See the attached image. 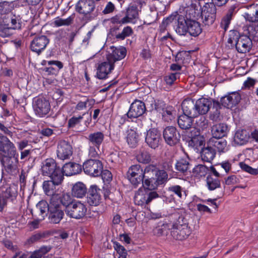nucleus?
<instances>
[{
	"mask_svg": "<svg viewBox=\"0 0 258 258\" xmlns=\"http://www.w3.org/2000/svg\"><path fill=\"white\" fill-rule=\"evenodd\" d=\"M75 10L83 15V20L86 22L96 18L101 11L99 7H96L94 0H79L75 6Z\"/></svg>",
	"mask_w": 258,
	"mask_h": 258,
	"instance_id": "nucleus-1",
	"label": "nucleus"
},
{
	"mask_svg": "<svg viewBox=\"0 0 258 258\" xmlns=\"http://www.w3.org/2000/svg\"><path fill=\"white\" fill-rule=\"evenodd\" d=\"M228 43L233 44L239 53L248 52L252 46V41L247 35H240L237 31H232L230 34Z\"/></svg>",
	"mask_w": 258,
	"mask_h": 258,
	"instance_id": "nucleus-2",
	"label": "nucleus"
},
{
	"mask_svg": "<svg viewBox=\"0 0 258 258\" xmlns=\"http://www.w3.org/2000/svg\"><path fill=\"white\" fill-rule=\"evenodd\" d=\"M41 170L43 175L54 178L55 180H58V178H63L61 168L52 158H47L43 161Z\"/></svg>",
	"mask_w": 258,
	"mask_h": 258,
	"instance_id": "nucleus-3",
	"label": "nucleus"
},
{
	"mask_svg": "<svg viewBox=\"0 0 258 258\" xmlns=\"http://www.w3.org/2000/svg\"><path fill=\"white\" fill-rule=\"evenodd\" d=\"M32 106L35 114L40 117L45 116L50 110L49 100L42 96H38L33 98Z\"/></svg>",
	"mask_w": 258,
	"mask_h": 258,
	"instance_id": "nucleus-4",
	"label": "nucleus"
},
{
	"mask_svg": "<svg viewBox=\"0 0 258 258\" xmlns=\"http://www.w3.org/2000/svg\"><path fill=\"white\" fill-rule=\"evenodd\" d=\"M127 175L130 182L135 187L142 184L145 178L143 169L139 164L131 166L128 170Z\"/></svg>",
	"mask_w": 258,
	"mask_h": 258,
	"instance_id": "nucleus-5",
	"label": "nucleus"
},
{
	"mask_svg": "<svg viewBox=\"0 0 258 258\" xmlns=\"http://www.w3.org/2000/svg\"><path fill=\"white\" fill-rule=\"evenodd\" d=\"M87 210L86 206L84 203L79 201H75L66 209V213L71 218L80 219L86 215Z\"/></svg>",
	"mask_w": 258,
	"mask_h": 258,
	"instance_id": "nucleus-6",
	"label": "nucleus"
},
{
	"mask_svg": "<svg viewBox=\"0 0 258 258\" xmlns=\"http://www.w3.org/2000/svg\"><path fill=\"white\" fill-rule=\"evenodd\" d=\"M84 172L91 176L97 177L101 175L103 164L101 161L97 159H89L83 165Z\"/></svg>",
	"mask_w": 258,
	"mask_h": 258,
	"instance_id": "nucleus-7",
	"label": "nucleus"
},
{
	"mask_svg": "<svg viewBox=\"0 0 258 258\" xmlns=\"http://www.w3.org/2000/svg\"><path fill=\"white\" fill-rule=\"evenodd\" d=\"M216 7L214 3H206L202 8L201 16L205 25H212L216 17Z\"/></svg>",
	"mask_w": 258,
	"mask_h": 258,
	"instance_id": "nucleus-8",
	"label": "nucleus"
},
{
	"mask_svg": "<svg viewBox=\"0 0 258 258\" xmlns=\"http://www.w3.org/2000/svg\"><path fill=\"white\" fill-rule=\"evenodd\" d=\"M159 197L158 194L155 191H147L145 189L141 188L136 193L134 200L136 204L143 205L148 204L152 200Z\"/></svg>",
	"mask_w": 258,
	"mask_h": 258,
	"instance_id": "nucleus-9",
	"label": "nucleus"
},
{
	"mask_svg": "<svg viewBox=\"0 0 258 258\" xmlns=\"http://www.w3.org/2000/svg\"><path fill=\"white\" fill-rule=\"evenodd\" d=\"M163 136L165 142L170 146L177 144L180 141V135L176 128L173 126L165 127L163 132Z\"/></svg>",
	"mask_w": 258,
	"mask_h": 258,
	"instance_id": "nucleus-10",
	"label": "nucleus"
},
{
	"mask_svg": "<svg viewBox=\"0 0 258 258\" xmlns=\"http://www.w3.org/2000/svg\"><path fill=\"white\" fill-rule=\"evenodd\" d=\"M1 161L5 170L8 173L13 174L17 171L18 163V154L17 153L10 156L1 157Z\"/></svg>",
	"mask_w": 258,
	"mask_h": 258,
	"instance_id": "nucleus-11",
	"label": "nucleus"
},
{
	"mask_svg": "<svg viewBox=\"0 0 258 258\" xmlns=\"http://www.w3.org/2000/svg\"><path fill=\"white\" fill-rule=\"evenodd\" d=\"M73 147L70 142L61 140L57 144V156L61 160L69 159L73 155Z\"/></svg>",
	"mask_w": 258,
	"mask_h": 258,
	"instance_id": "nucleus-12",
	"label": "nucleus"
},
{
	"mask_svg": "<svg viewBox=\"0 0 258 258\" xmlns=\"http://www.w3.org/2000/svg\"><path fill=\"white\" fill-rule=\"evenodd\" d=\"M101 190L96 185H92L87 193V203L91 206H97L101 201Z\"/></svg>",
	"mask_w": 258,
	"mask_h": 258,
	"instance_id": "nucleus-13",
	"label": "nucleus"
},
{
	"mask_svg": "<svg viewBox=\"0 0 258 258\" xmlns=\"http://www.w3.org/2000/svg\"><path fill=\"white\" fill-rule=\"evenodd\" d=\"M17 153L14 144L5 136H0V155L1 157L10 156Z\"/></svg>",
	"mask_w": 258,
	"mask_h": 258,
	"instance_id": "nucleus-14",
	"label": "nucleus"
},
{
	"mask_svg": "<svg viewBox=\"0 0 258 258\" xmlns=\"http://www.w3.org/2000/svg\"><path fill=\"white\" fill-rule=\"evenodd\" d=\"M146 111L145 103L140 100L133 102L127 113V116L130 118H136L142 116Z\"/></svg>",
	"mask_w": 258,
	"mask_h": 258,
	"instance_id": "nucleus-15",
	"label": "nucleus"
},
{
	"mask_svg": "<svg viewBox=\"0 0 258 258\" xmlns=\"http://www.w3.org/2000/svg\"><path fill=\"white\" fill-rule=\"evenodd\" d=\"M161 141V135L156 129L152 128L147 132L145 141L150 148L156 149L159 146Z\"/></svg>",
	"mask_w": 258,
	"mask_h": 258,
	"instance_id": "nucleus-16",
	"label": "nucleus"
},
{
	"mask_svg": "<svg viewBox=\"0 0 258 258\" xmlns=\"http://www.w3.org/2000/svg\"><path fill=\"white\" fill-rule=\"evenodd\" d=\"M176 226V228H171V235L174 239L178 240H183L186 239L190 234L191 230L188 226V224Z\"/></svg>",
	"mask_w": 258,
	"mask_h": 258,
	"instance_id": "nucleus-17",
	"label": "nucleus"
},
{
	"mask_svg": "<svg viewBox=\"0 0 258 258\" xmlns=\"http://www.w3.org/2000/svg\"><path fill=\"white\" fill-rule=\"evenodd\" d=\"M241 100V96L237 92H233L222 97L220 99L221 104L224 107L232 108L235 106Z\"/></svg>",
	"mask_w": 258,
	"mask_h": 258,
	"instance_id": "nucleus-18",
	"label": "nucleus"
},
{
	"mask_svg": "<svg viewBox=\"0 0 258 258\" xmlns=\"http://www.w3.org/2000/svg\"><path fill=\"white\" fill-rule=\"evenodd\" d=\"M49 40L46 36L41 35L35 38L31 42V50L40 54L49 43Z\"/></svg>",
	"mask_w": 258,
	"mask_h": 258,
	"instance_id": "nucleus-19",
	"label": "nucleus"
},
{
	"mask_svg": "<svg viewBox=\"0 0 258 258\" xmlns=\"http://www.w3.org/2000/svg\"><path fill=\"white\" fill-rule=\"evenodd\" d=\"M64 216V213L61 207L50 206L48 215L49 222L52 224H58Z\"/></svg>",
	"mask_w": 258,
	"mask_h": 258,
	"instance_id": "nucleus-20",
	"label": "nucleus"
},
{
	"mask_svg": "<svg viewBox=\"0 0 258 258\" xmlns=\"http://www.w3.org/2000/svg\"><path fill=\"white\" fill-rule=\"evenodd\" d=\"M214 99L206 98H201L196 101V107L197 112V115H205L210 110V106L212 104Z\"/></svg>",
	"mask_w": 258,
	"mask_h": 258,
	"instance_id": "nucleus-21",
	"label": "nucleus"
},
{
	"mask_svg": "<svg viewBox=\"0 0 258 258\" xmlns=\"http://www.w3.org/2000/svg\"><path fill=\"white\" fill-rule=\"evenodd\" d=\"M110 49L112 52L107 55V59L113 64L117 60L123 58L126 55V50L124 47L117 48L111 46Z\"/></svg>",
	"mask_w": 258,
	"mask_h": 258,
	"instance_id": "nucleus-22",
	"label": "nucleus"
},
{
	"mask_svg": "<svg viewBox=\"0 0 258 258\" xmlns=\"http://www.w3.org/2000/svg\"><path fill=\"white\" fill-rule=\"evenodd\" d=\"M181 108L183 114L196 117L198 116L196 107V103L191 99H184L182 104Z\"/></svg>",
	"mask_w": 258,
	"mask_h": 258,
	"instance_id": "nucleus-23",
	"label": "nucleus"
},
{
	"mask_svg": "<svg viewBox=\"0 0 258 258\" xmlns=\"http://www.w3.org/2000/svg\"><path fill=\"white\" fill-rule=\"evenodd\" d=\"M188 20L189 19L178 14L175 23L176 24L175 31L178 34L185 36L187 33Z\"/></svg>",
	"mask_w": 258,
	"mask_h": 258,
	"instance_id": "nucleus-24",
	"label": "nucleus"
},
{
	"mask_svg": "<svg viewBox=\"0 0 258 258\" xmlns=\"http://www.w3.org/2000/svg\"><path fill=\"white\" fill-rule=\"evenodd\" d=\"M114 65L110 61H105L100 64L97 68L96 76L99 79H105L107 75L114 69Z\"/></svg>",
	"mask_w": 258,
	"mask_h": 258,
	"instance_id": "nucleus-25",
	"label": "nucleus"
},
{
	"mask_svg": "<svg viewBox=\"0 0 258 258\" xmlns=\"http://www.w3.org/2000/svg\"><path fill=\"white\" fill-rule=\"evenodd\" d=\"M141 2H138L135 3H131L126 8L125 17L128 23L133 22L134 20L137 19L139 18V12L140 11L138 7H140L141 8Z\"/></svg>",
	"mask_w": 258,
	"mask_h": 258,
	"instance_id": "nucleus-26",
	"label": "nucleus"
},
{
	"mask_svg": "<svg viewBox=\"0 0 258 258\" xmlns=\"http://www.w3.org/2000/svg\"><path fill=\"white\" fill-rule=\"evenodd\" d=\"M228 131V126L226 123H219L213 125L211 130L212 139H222L227 135Z\"/></svg>",
	"mask_w": 258,
	"mask_h": 258,
	"instance_id": "nucleus-27",
	"label": "nucleus"
},
{
	"mask_svg": "<svg viewBox=\"0 0 258 258\" xmlns=\"http://www.w3.org/2000/svg\"><path fill=\"white\" fill-rule=\"evenodd\" d=\"M50 179V180L44 181L43 183V189L47 196L53 195L55 192V186L61 184L63 178H58V180H55L54 178Z\"/></svg>",
	"mask_w": 258,
	"mask_h": 258,
	"instance_id": "nucleus-28",
	"label": "nucleus"
},
{
	"mask_svg": "<svg viewBox=\"0 0 258 258\" xmlns=\"http://www.w3.org/2000/svg\"><path fill=\"white\" fill-rule=\"evenodd\" d=\"M61 170L63 175L72 176L80 173L82 171V167L79 164L70 162L66 163Z\"/></svg>",
	"mask_w": 258,
	"mask_h": 258,
	"instance_id": "nucleus-29",
	"label": "nucleus"
},
{
	"mask_svg": "<svg viewBox=\"0 0 258 258\" xmlns=\"http://www.w3.org/2000/svg\"><path fill=\"white\" fill-rule=\"evenodd\" d=\"M243 17L249 22H258V4H253L247 6Z\"/></svg>",
	"mask_w": 258,
	"mask_h": 258,
	"instance_id": "nucleus-30",
	"label": "nucleus"
},
{
	"mask_svg": "<svg viewBox=\"0 0 258 258\" xmlns=\"http://www.w3.org/2000/svg\"><path fill=\"white\" fill-rule=\"evenodd\" d=\"M86 139L89 145L101 146L105 139V135L102 132L97 131L90 133Z\"/></svg>",
	"mask_w": 258,
	"mask_h": 258,
	"instance_id": "nucleus-31",
	"label": "nucleus"
},
{
	"mask_svg": "<svg viewBox=\"0 0 258 258\" xmlns=\"http://www.w3.org/2000/svg\"><path fill=\"white\" fill-rule=\"evenodd\" d=\"M86 185L82 182H77L72 187V194L74 197L82 198L88 192Z\"/></svg>",
	"mask_w": 258,
	"mask_h": 258,
	"instance_id": "nucleus-32",
	"label": "nucleus"
},
{
	"mask_svg": "<svg viewBox=\"0 0 258 258\" xmlns=\"http://www.w3.org/2000/svg\"><path fill=\"white\" fill-rule=\"evenodd\" d=\"M222 105L218 101L214 100L212 102L211 110L210 111V119L214 121H217L221 120L222 116L221 115V109Z\"/></svg>",
	"mask_w": 258,
	"mask_h": 258,
	"instance_id": "nucleus-33",
	"label": "nucleus"
},
{
	"mask_svg": "<svg viewBox=\"0 0 258 258\" xmlns=\"http://www.w3.org/2000/svg\"><path fill=\"white\" fill-rule=\"evenodd\" d=\"M194 118L183 114L179 115L177 119L179 127L183 130L187 131L193 125Z\"/></svg>",
	"mask_w": 258,
	"mask_h": 258,
	"instance_id": "nucleus-34",
	"label": "nucleus"
},
{
	"mask_svg": "<svg viewBox=\"0 0 258 258\" xmlns=\"http://www.w3.org/2000/svg\"><path fill=\"white\" fill-rule=\"evenodd\" d=\"M250 139L249 133L245 130L237 131L234 137V142L239 145H244Z\"/></svg>",
	"mask_w": 258,
	"mask_h": 258,
	"instance_id": "nucleus-35",
	"label": "nucleus"
},
{
	"mask_svg": "<svg viewBox=\"0 0 258 258\" xmlns=\"http://www.w3.org/2000/svg\"><path fill=\"white\" fill-rule=\"evenodd\" d=\"M209 145L213 146L219 153H224L227 151V142L221 139H211L209 142Z\"/></svg>",
	"mask_w": 258,
	"mask_h": 258,
	"instance_id": "nucleus-36",
	"label": "nucleus"
},
{
	"mask_svg": "<svg viewBox=\"0 0 258 258\" xmlns=\"http://www.w3.org/2000/svg\"><path fill=\"white\" fill-rule=\"evenodd\" d=\"M235 9L234 6H231L221 20L220 26L225 31L227 30L232 17L236 14Z\"/></svg>",
	"mask_w": 258,
	"mask_h": 258,
	"instance_id": "nucleus-37",
	"label": "nucleus"
},
{
	"mask_svg": "<svg viewBox=\"0 0 258 258\" xmlns=\"http://www.w3.org/2000/svg\"><path fill=\"white\" fill-rule=\"evenodd\" d=\"M215 149L210 145L203 148L201 152V158L205 162H211L215 158Z\"/></svg>",
	"mask_w": 258,
	"mask_h": 258,
	"instance_id": "nucleus-38",
	"label": "nucleus"
},
{
	"mask_svg": "<svg viewBox=\"0 0 258 258\" xmlns=\"http://www.w3.org/2000/svg\"><path fill=\"white\" fill-rule=\"evenodd\" d=\"M188 24V27L187 33H188L190 36L197 37L201 33L202 29L199 22L189 19Z\"/></svg>",
	"mask_w": 258,
	"mask_h": 258,
	"instance_id": "nucleus-39",
	"label": "nucleus"
},
{
	"mask_svg": "<svg viewBox=\"0 0 258 258\" xmlns=\"http://www.w3.org/2000/svg\"><path fill=\"white\" fill-rule=\"evenodd\" d=\"M126 141L131 148H135L138 143L139 136L133 130H129L127 132Z\"/></svg>",
	"mask_w": 258,
	"mask_h": 258,
	"instance_id": "nucleus-40",
	"label": "nucleus"
},
{
	"mask_svg": "<svg viewBox=\"0 0 258 258\" xmlns=\"http://www.w3.org/2000/svg\"><path fill=\"white\" fill-rule=\"evenodd\" d=\"M177 15L178 13L176 12L164 18L159 27L160 32L162 33L164 32L170 24L174 21L176 23Z\"/></svg>",
	"mask_w": 258,
	"mask_h": 258,
	"instance_id": "nucleus-41",
	"label": "nucleus"
},
{
	"mask_svg": "<svg viewBox=\"0 0 258 258\" xmlns=\"http://www.w3.org/2000/svg\"><path fill=\"white\" fill-rule=\"evenodd\" d=\"M207 186L210 190H213L221 186L220 180L217 177L208 175L206 179Z\"/></svg>",
	"mask_w": 258,
	"mask_h": 258,
	"instance_id": "nucleus-42",
	"label": "nucleus"
},
{
	"mask_svg": "<svg viewBox=\"0 0 258 258\" xmlns=\"http://www.w3.org/2000/svg\"><path fill=\"white\" fill-rule=\"evenodd\" d=\"M137 161L141 163L148 164L151 161V154L146 150H140L136 155Z\"/></svg>",
	"mask_w": 258,
	"mask_h": 258,
	"instance_id": "nucleus-43",
	"label": "nucleus"
},
{
	"mask_svg": "<svg viewBox=\"0 0 258 258\" xmlns=\"http://www.w3.org/2000/svg\"><path fill=\"white\" fill-rule=\"evenodd\" d=\"M175 166L177 171L182 173H185L189 169V163L188 159H180L177 161Z\"/></svg>",
	"mask_w": 258,
	"mask_h": 258,
	"instance_id": "nucleus-44",
	"label": "nucleus"
},
{
	"mask_svg": "<svg viewBox=\"0 0 258 258\" xmlns=\"http://www.w3.org/2000/svg\"><path fill=\"white\" fill-rule=\"evenodd\" d=\"M94 103L95 100L94 99L85 98L78 103L75 109L77 110H82L86 109L87 107L91 108L94 104Z\"/></svg>",
	"mask_w": 258,
	"mask_h": 258,
	"instance_id": "nucleus-45",
	"label": "nucleus"
},
{
	"mask_svg": "<svg viewBox=\"0 0 258 258\" xmlns=\"http://www.w3.org/2000/svg\"><path fill=\"white\" fill-rule=\"evenodd\" d=\"M142 185L144 189L146 188L150 190H154L160 185L156 178L152 177L145 178Z\"/></svg>",
	"mask_w": 258,
	"mask_h": 258,
	"instance_id": "nucleus-46",
	"label": "nucleus"
},
{
	"mask_svg": "<svg viewBox=\"0 0 258 258\" xmlns=\"http://www.w3.org/2000/svg\"><path fill=\"white\" fill-rule=\"evenodd\" d=\"M188 2L190 3L189 9L191 11H194L191 14L193 18H197L199 16H201L202 7L201 5V3L199 1H195L192 2L191 0H188Z\"/></svg>",
	"mask_w": 258,
	"mask_h": 258,
	"instance_id": "nucleus-47",
	"label": "nucleus"
},
{
	"mask_svg": "<svg viewBox=\"0 0 258 258\" xmlns=\"http://www.w3.org/2000/svg\"><path fill=\"white\" fill-rule=\"evenodd\" d=\"M75 18L74 15H72L66 19L57 17L53 22V24L55 27H60L62 26H69L71 25Z\"/></svg>",
	"mask_w": 258,
	"mask_h": 258,
	"instance_id": "nucleus-48",
	"label": "nucleus"
},
{
	"mask_svg": "<svg viewBox=\"0 0 258 258\" xmlns=\"http://www.w3.org/2000/svg\"><path fill=\"white\" fill-rule=\"evenodd\" d=\"M49 207L50 205L45 201H41L37 204L36 210L39 212L42 219H43L45 215H46V212H49Z\"/></svg>",
	"mask_w": 258,
	"mask_h": 258,
	"instance_id": "nucleus-49",
	"label": "nucleus"
},
{
	"mask_svg": "<svg viewBox=\"0 0 258 258\" xmlns=\"http://www.w3.org/2000/svg\"><path fill=\"white\" fill-rule=\"evenodd\" d=\"M156 179L159 185L165 184L168 180V175L166 171L164 170H160L156 171L155 174Z\"/></svg>",
	"mask_w": 258,
	"mask_h": 258,
	"instance_id": "nucleus-50",
	"label": "nucleus"
},
{
	"mask_svg": "<svg viewBox=\"0 0 258 258\" xmlns=\"http://www.w3.org/2000/svg\"><path fill=\"white\" fill-rule=\"evenodd\" d=\"M171 227H172V224L168 223H164L158 225L155 229L156 235L158 236L167 235L169 230H171Z\"/></svg>",
	"mask_w": 258,
	"mask_h": 258,
	"instance_id": "nucleus-51",
	"label": "nucleus"
},
{
	"mask_svg": "<svg viewBox=\"0 0 258 258\" xmlns=\"http://www.w3.org/2000/svg\"><path fill=\"white\" fill-rule=\"evenodd\" d=\"M186 132V136L190 139L189 143L195 142L197 141V138L200 136V129L194 127L192 125L191 128L185 131Z\"/></svg>",
	"mask_w": 258,
	"mask_h": 258,
	"instance_id": "nucleus-52",
	"label": "nucleus"
},
{
	"mask_svg": "<svg viewBox=\"0 0 258 258\" xmlns=\"http://www.w3.org/2000/svg\"><path fill=\"white\" fill-rule=\"evenodd\" d=\"M209 170L205 165L199 164L192 169V172L196 176L202 177L205 176Z\"/></svg>",
	"mask_w": 258,
	"mask_h": 258,
	"instance_id": "nucleus-53",
	"label": "nucleus"
},
{
	"mask_svg": "<svg viewBox=\"0 0 258 258\" xmlns=\"http://www.w3.org/2000/svg\"><path fill=\"white\" fill-rule=\"evenodd\" d=\"M175 112V110L173 107L167 105L161 113L164 119L168 121L173 118Z\"/></svg>",
	"mask_w": 258,
	"mask_h": 258,
	"instance_id": "nucleus-54",
	"label": "nucleus"
},
{
	"mask_svg": "<svg viewBox=\"0 0 258 258\" xmlns=\"http://www.w3.org/2000/svg\"><path fill=\"white\" fill-rule=\"evenodd\" d=\"M168 191L171 194V196H175L177 198L181 199L183 197L184 192L183 188L178 185H172L168 187Z\"/></svg>",
	"mask_w": 258,
	"mask_h": 258,
	"instance_id": "nucleus-55",
	"label": "nucleus"
},
{
	"mask_svg": "<svg viewBox=\"0 0 258 258\" xmlns=\"http://www.w3.org/2000/svg\"><path fill=\"white\" fill-rule=\"evenodd\" d=\"M133 30L130 26L125 27L121 33L115 34V38L117 40H124L126 37L132 35Z\"/></svg>",
	"mask_w": 258,
	"mask_h": 258,
	"instance_id": "nucleus-56",
	"label": "nucleus"
},
{
	"mask_svg": "<svg viewBox=\"0 0 258 258\" xmlns=\"http://www.w3.org/2000/svg\"><path fill=\"white\" fill-rule=\"evenodd\" d=\"M113 247L119 254L118 258H126L127 251L125 248L117 241L113 242Z\"/></svg>",
	"mask_w": 258,
	"mask_h": 258,
	"instance_id": "nucleus-57",
	"label": "nucleus"
},
{
	"mask_svg": "<svg viewBox=\"0 0 258 258\" xmlns=\"http://www.w3.org/2000/svg\"><path fill=\"white\" fill-rule=\"evenodd\" d=\"M12 29H19L21 27V21L19 17L13 16L10 19V22L7 24Z\"/></svg>",
	"mask_w": 258,
	"mask_h": 258,
	"instance_id": "nucleus-58",
	"label": "nucleus"
},
{
	"mask_svg": "<svg viewBox=\"0 0 258 258\" xmlns=\"http://www.w3.org/2000/svg\"><path fill=\"white\" fill-rule=\"evenodd\" d=\"M75 201V200L73 199L70 195L68 193H66L61 196L60 203L65 207L66 209H67Z\"/></svg>",
	"mask_w": 258,
	"mask_h": 258,
	"instance_id": "nucleus-59",
	"label": "nucleus"
},
{
	"mask_svg": "<svg viewBox=\"0 0 258 258\" xmlns=\"http://www.w3.org/2000/svg\"><path fill=\"white\" fill-rule=\"evenodd\" d=\"M110 21L114 24H118L122 25L128 23V21L127 20L125 16H123L121 14H118L113 16L111 18Z\"/></svg>",
	"mask_w": 258,
	"mask_h": 258,
	"instance_id": "nucleus-60",
	"label": "nucleus"
},
{
	"mask_svg": "<svg viewBox=\"0 0 258 258\" xmlns=\"http://www.w3.org/2000/svg\"><path fill=\"white\" fill-rule=\"evenodd\" d=\"M173 161L171 159H167L163 160L160 164V170H164L167 173L168 171H172Z\"/></svg>",
	"mask_w": 258,
	"mask_h": 258,
	"instance_id": "nucleus-61",
	"label": "nucleus"
},
{
	"mask_svg": "<svg viewBox=\"0 0 258 258\" xmlns=\"http://www.w3.org/2000/svg\"><path fill=\"white\" fill-rule=\"evenodd\" d=\"M158 169H158L154 165H148L146 167L145 169L143 170L145 178H149L151 175H155L156 171H157Z\"/></svg>",
	"mask_w": 258,
	"mask_h": 258,
	"instance_id": "nucleus-62",
	"label": "nucleus"
},
{
	"mask_svg": "<svg viewBox=\"0 0 258 258\" xmlns=\"http://www.w3.org/2000/svg\"><path fill=\"white\" fill-rule=\"evenodd\" d=\"M196 124L198 127L204 130L207 128L208 126V120L206 116L202 115L197 118Z\"/></svg>",
	"mask_w": 258,
	"mask_h": 258,
	"instance_id": "nucleus-63",
	"label": "nucleus"
},
{
	"mask_svg": "<svg viewBox=\"0 0 258 258\" xmlns=\"http://www.w3.org/2000/svg\"><path fill=\"white\" fill-rule=\"evenodd\" d=\"M49 196L50 197V206L61 207L59 204V203H60L61 196L54 192L53 195H50Z\"/></svg>",
	"mask_w": 258,
	"mask_h": 258,
	"instance_id": "nucleus-64",
	"label": "nucleus"
}]
</instances>
